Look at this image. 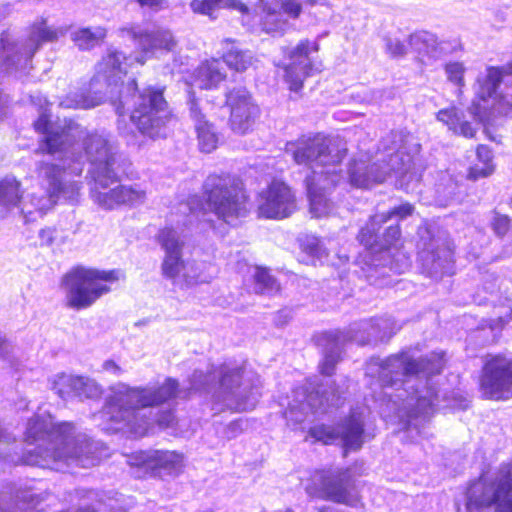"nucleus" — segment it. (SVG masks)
Here are the masks:
<instances>
[{
    "label": "nucleus",
    "instance_id": "f257e3e1",
    "mask_svg": "<svg viewBox=\"0 0 512 512\" xmlns=\"http://www.w3.org/2000/svg\"><path fill=\"white\" fill-rule=\"evenodd\" d=\"M127 32L142 54L126 56L116 49H109L96 67L89 91L69 95L59 105L64 108L90 109L108 99L119 118L130 112V120L144 137L152 140L165 138L172 114L163 95L164 89L149 86L138 91L135 79L129 80L124 86L122 75L126 74L127 67L134 62L143 65L158 52L174 53L177 41L172 32L165 29L133 27Z\"/></svg>",
    "mask_w": 512,
    "mask_h": 512
},
{
    "label": "nucleus",
    "instance_id": "f03ea898",
    "mask_svg": "<svg viewBox=\"0 0 512 512\" xmlns=\"http://www.w3.org/2000/svg\"><path fill=\"white\" fill-rule=\"evenodd\" d=\"M444 353L432 352L415 358L403 350L385 359L372 357L365 375L375 379L387 406L398 419L401 440L417 443L429 436V421L438 397V376L444 367Z\"/></svg>",
    "mask_w": 512,
    "mask_h": 512
},
{
    "label": "nucleus",
    "instance_id": "7ed1b4c3",
    "mask_svg": "<svg viewBox=\"0 0 512 512\" xmlns=\"http://www.w3.org/2000/svg\"><path fill=\"white\" fill-rule=\"evenodd\" d=\"M31 101L41 108L40 115L34 122L35 130L42 134L39 149L52 157V161L43 160L39 163L38 175L47 181L48 189L47 193L39 196L32 194L29 202H23L21 213L26 222L34 221L38 216L42 217L61 198L75 201L81 183L72 177L80 176L84 168L82 153H76L74 144L69 148L64 127L61 130L53 128L40 95L31 96Z\"/></svg>",
    "mask_w": 512,
    "mask_h": 512
},
{
    "label": "nucleus",
    "instance_id": "20e7f679",
    "mask_svg": "<svg viewBox=\"0 0 512 512\" xmlns=\"http://www.w3.org/2000/svg\"><path fill=\"white\" fill-rule=\"evenodd\" d=\"M64 132L69 148L74 144L76 153H82L84 164L90 163L91 196L100 207L112 210L120 205L136 207L145 202L146 191L139 184L110 188L119 181L120 173L126 172L128 161L116 151L107 132L89 133L73 121L64 126Z\"/></svg>",
    "mask_w": 512,
    "mask_h": 512
},
{
    "label": "nucleus",
    "instance_id": "39448f33",
    "mask_svg": "<svg viewBox=\"0 0 512 512\" xmlns=\"http://www.w3.org/2000/svg\"><path fill=\"white\" fill-rule=\"evenodd\" d=\"M25 441L28 446L20 462L25 465L64 472L72 466L88 468L107 455L100 441L76 432L70 422L55 423L48 413L37 414L27 424Z\"/></svg>",
    "mask_w": 512,
    "mask_h": 512
},
{
    "label": "nucleus",
    "instance_id": "423d86ee",
    "mask_svg": "<svg viewBox=\"0 0 512 512\" xmlns=\"http://www.w3.org/2000/svg\"><path fill=\"white\" fill-rule=\"evenodd\" d=\"M179 393V382L172 377L161 385L130 387L121 384L106 397L101 418L108 423V430L141 437L153 424L166 428L173 423V410H161L160 406H170Z\"/></svg>",
    "mask_w": 512,
    "mask_h": 512
},
{
    "label": "nucleus",
    "instance_id": "0eeeda50",
    "mask_svg": "<svg viewBox=\"0 0 512 512\" xmlns=\"http://www.w3.org/2000/svg\"><path fill=\"white\" fill-rule=\"evenodd\" d=\"M285 152L296 164L311 170L305 178L311 213L315 217L327 215L332 210L327 191L337 183L336 167L346 156L345 144L336 138L317 134L287 142Z\"/></svg>",
    "mask_w": 512,
    "mask_h": 512
},
{
    "label": "nucleus",
    "instance_id": "6e6552de",
    "mask_svg": "<svg viewBox=\"0 0 512 512\" xmlns=\"http://www.w3.org/2000/svg\"><path fill=\"white\" fill-rule=\"evenodd\" d=\"M241 366L223 363L208 365L207 369H196L189 379L190 391L212 392L213 409L242 412L253 409L259 397V379L243 380Z\"/></svg>",
    "mask_w": 512,
    "mask_h": 512
},
{
    "label": "nucleus",
    "instance_id": "1a4fd4ad",
    "mask_svg": "<svg viewBox=\"0 0 512 512\" xmlns=\"http://www.w3.org/2000/svg\"><path fill=\"white\" fill-rule=\"evenodd\" d=\"M413 211L414 207L411 204L402 203L387 213L372 216L365 227L361 228L358 239L373 254L375 266L388 267L396 274H402L410 267L409 256L400 251L397 246L401 235L398 224L391 223L384 228L383 232L381 230L383 224L393 219L396 221L405 219Z\"/></svg>",
    "mask_w": 512,
    "mask_h": 512
},
{
    "label": "nucleus",
    "instance_id": "9d476101",
    "mask_svg": "<svg viewBox=\"0 0 512 512\" xmlns=\"http://www.w3.org/2000/svg\"><path fill=\"white\" fill-rule=\"evenodd\" d=\"M383 149L388 153V163H366L365 161H353L349 166V180L352 186L357 188H370L375 184L385 181L391 173L401 177L409 174L412 178L416 166V156L420 150V144L415 141L413 135L405 131H393L383 141Z\"/></svg>",
    "mask_w": 512,
    "mask_h": 512
},
{
    "label": "nucleus",
    "instance_id": "9b49d317",
    "mask_svg": "<svg viewBox=\"0 0 512 512\" xmlns=\"http://www.w3.org/2000/svg\"><path fill=\"white\" fill-rule=\"evenodd\" d=\"M400 326H397L391 317H381L361 320L353 323L348 332L329 331L317 338V344L322 348L323 361L320 371L330 376L336 364L341 359V353L346 340L353 341L360 346L375 345L378 342L388 341Z\"/></svg>",
    "mask_w": 512,
    "mask_h": 512
},
{
    "label": "nucleus",
    "instance_id": "f8f14e48",
    "mask_svg": "<svg viewBox=\"0 0 512 512\" xmlns=\"http://www.w3.org/2000/svg\"><path fill=\"white\" fill-rule=\"evenodd\" d=\"M158 242L164 251L161 264L162 275L171 280L174 285L178 283L180 273L186 286L198 283H208L213 278V267L204 261L184 262L182 249L184 236L173 227H165L158 233Z\"/></svg>",
    "mask_w": 512,
    "mask_h": 512
},
{
    "label": "nucleus",
    "instance_id": "ddd939ff",
    "mask_svg": "<svg viewBox=\"0 0 512 512\" xmlns=\"http://www.w3.org/2000/svg\"><path fill=\"white\" fill-rule=\"evenodd\" d=\"M66 26L50 27L45 22L33 25L29 37L15 40L9 32L0 37V66L5 73L26 70L35 52L46 43L56 41L66 34Z\"/></svg>",
    "mask_w": 512,
    "mask_h": 512
},
{
    "label": "nucleus",
    "instance_id": "4468645a",
    "mask_svg": "<svg viewBox=\"0 0 512 512\" xmlns=\"http://www.w3.org/2000/svg\"><path fill=\"white\" fill-rule=\"evenodd\" d=\"M207 205L228 224L249 213L248 198L241 181L230 174H211L203 184Z\"/></svg>",
    "mask_w": 512,
    "mask_h": 512
},
{
    "label": "nucleus",
    "instance_id": "2eb2a0df",
    "mask_svg": "<svg viewBox=\"0 0 512 512\" xmlns=\"http://www.w3.org/2000/svg\"><path fill=\"white\" fill-rule=\"evenodd\" d=\"M511 77L512 61L503 67H488L484 74H480L475 86L476 99L468 110L470 117L484 123L488 120L490 107L505 116L512 115V98L497 92L502 82L512 83Z\"/></svg>",
    "mask_w": 512,
    "mask_h": 512
},
{
    "label": "nucleus",
    "instance_id": "dca6fc26",
    "mask_svg": "<svg viewBox=\"0 0 512 512\" xmlns=\"http://www.w3.org/2000/svg\"><path fill=\"white\" fill-rule=\"evenodd\" d=\"M116 280L114 270L104 271L82 266L72 269L63 278L68 306L76 310L90 307L110 291L108 283Z\"/></svg>",
    "mask_w": 512,
    "mask_h": 512
},
{
    "label": "nucleus",
    "instance_id": "f3484780",
    "mask_svg": "<svg viewBox=\"0 0 512 512\" xmlns=\"http://www.w3.org/2000/svg\"><path fill=\"white\" fill-rule=\"evenodd\" d=\"M486 508H494L496 512H512V467L497 484L478 480L467 489L466 512H483Z\"/></svg>",
    "mask_w": 512,
    "mask_h": 512
},
{
    "label": "nucleus",
    "instance_id": "a211bd4d",
    "mask_svg": "<svg viewBox=\"0 0 512 512\" xmlns=\"http://www.w3.org/2000/svg\"><path fill=\"white\" fill-rule=\"evenodd\" d=\"M306 491L313 497H319L336 503L356 507L359 497L355 492L354 479L350 469L335 471H315Z\"/></svg>",
    "mask_w": 512,
    "mask_h": 512
},
{
    "label": "nucleus",
    "instance_id": "6ab92c4d",
    "mask_svg": "<svg viewBox=\"0 0 512 512\" xmlns=\"http://www.w3.org/2000/svg\"><path fill=\"white\" fill-rule=\"evenodd\" d=\"M318 51V41L309 39H303L295 47L284 50V55L289 60L283 66L284 78L291 91H300L306 78L322 71V62L313 55Z\"/></svg>",
    "mask_w": 512,
    "mask_h": 512
},
{
    "label": "nucleus",
    "instance_id": "aec40b11",
    "mask_svg": "<svg viewBox=\"0 0 512 512\" xmlns=\"http://www.w3.org/2000/svg\"><path fill=\"white\" fill-rule=\"evenodd\" d=\"M309 435L324 444L339 441L345 452L357 451L365 442L364 419L362 414L352 412L334 426L321 424L311 427Z\"/></svg>",
    "mask_w": 512,
    "mask_h": 512
},
{
    "label": "nucleus",
    "instance_id": "412c9836",
    "mask_svg": "<svg viewBox=\"0 0 512 512\" xmlns=\"http://www.w3.org/2000/svg\"><path fill=\"white\" fill-rule=\"evenodd\" d=\"M427 238L421 233L419 242V261L424 273L429 277L438 279L443 275L453 273V252L441 239L430 236V231H424Z\"/></svg>",
    "mask_w": 512,
    "mask_h": 512
},
{
    "label": "nucleus",
    "instance_id": "4be33fe9",
    "mask_svg": "<svg viewBox=\"0 0 512 512\" xmlns=\"http://www.w3.org/2000/svg\"><path fill=\"white\" fill-rule=\"evenodd\" d=\"M481 387L490 399H508L512 396V359L495 356L484 366Z\"/></svg>",
    "mask_w": 512,
    "mask_h": 512
},
{
    "label": "nucleus",
    "instance_id": "5701e85b",
    "mask_svg": "<svg viewBox=\"0 0 512 512\" xmlns=\"http://www.w3.org/2000/svg\"><path fill=\"white\" fill-rule=\"evenodd\" d=\"M295 208V197L283 182L273 181L259 194L258 212L264 218H286L294 212Z\"/></svg>",
    "mask_w": 512,
    "mask_h": 512
},
{
    "label": "nucleus",
    "instance_id": "b1692460",
    "mask_svg": "<svg viewBox=\"0 0 512 512\" xmlns=\"http://www.w3.org/2000/svg\"><path fill=\"white\" fill-rule=\"evenodd\" d=\"M226 104L230 107V124L234 132L245 134L250 131L260 115V109L254 103L245 87H236L226 94Z\"/></svg>",
    "mask_w": 512,
    "mask_h": 512
},
{
    "label": "nucleus",
    "instance_id": "393cba45",
    "mask_svg": "<svg viewBox=\"0 0 512 512\" xmlns=\"http://www.w3.org/2000/svg\"><path fill=\"white\" fill-rule=\"evenodd\" d=\"M132 464L151 477L176 476L182 471L183 455L175 451H141Z\"/></svg>",
    "mask_w": 512,
    "mask_h": 512
},
{
    "label": "nucleus",
    "instance_id": "a878e982",
    "mask_svg": "<svg viewBox=\"0 0 512 512\" xmlns=\"http://www.w3.org/2000/svg\"><path fill=\"white\" fill-rule=\"evenodd\" d=\"M190 117L194 121L197 133L198 146L204 153L213 152L219 144V133L215 126L205 119L193 94L189 99Z\"/></svg>",
    "mask_w": 512,
    "mask_h": 512
},
{
    "label": "nucleus",
    "instance_id": "bb28decb",
    "mask_svg": "<svg viewBox=\"0 0 512 512\" xmlns=\"http://www.w3.org/2000/svg\"><path fill=\"white\" fill-rule=\"evenodd\" d=\"M226 77L223 62L211 59L203 62L194 72L193 86L200 89H212Z\"/></svg>",
    "mask_w": 512,
    "mask_h": 512
},
{
    "label": "nucleus",
    "instance_id": "cd10ccee",
    "mask_svg": "<svg viewBox=\"0 0 512 512\" xmlns=\"http://www.w3.org/2000/svg\"><path fill=\"white\" fill-rule=\"evenodd\" d=\"M465 195L462 182L454 179L448 172L442 173L440 181L436 184V201L441 206L459 203Z\"/></svg>",
    "mask_w": 512,
    "mask_h": 512
},
{
    "label": "nucleus",
    "instance_id": "c85d7f7f",
    "mask_svg": "<svg viewBox=\"0 0 512 512\" xmlns=\"http://www.w3.org/2000/svg\"><path fill=\"white\" fill-rule=\"evenodd\" d=\"M437 120L444 123L455 134L466 138H472L475 135V128L466 119V114L455 106L441 109L437 113Z\"/></svg>",
    "mask_w": 512,
    "mask_h": 512
},
{
    "label": "nucleus",
    "instance_id": "c756f323",
    "mask_svg": "<svg viewBox=\"0 0 512 512\" xmlns=\"http://www.w3.org/2000/svg\"><path fill=\"white\" fill-rule=\"evenodd\" d=\"M410 46L419 54H426L432 58L440 57L446 49L445 42H438L435 34L428 31H418L410 35Z\"/></svg>",
    "mask_w": 512,
    "mask_h": 512
},
{
    "label": "nucleus",
    "instance_id": "7c9ffc66",
    "mask_svg": "<svg viewBox=\"0 0 512 512\" xmlns=\"http://www.w3.org/2000/svg\"><path fill=\"white\" fill-rule=\"evenodd\" d=\"M190 6L193 12L207 15L210 18H215V11L226 6L236 9L242 14L249 12L248 6L239 0H193Z\"/></svg>",
    "mask_w": 512,
    "mask_h": 512
},
{
    "label": "nucleus",
    "instance_id": "2f4dec72",
    "mask_svg": "<svg viewBox=\"0 0 512 512\" xmlns=\"http://www.w3.org/2000/svg\"><path fill=\"white\" fill-rule=\"evenodd\" d=\"M477 163L468 170L467 178L476 181L493 174L495 166L493 164V154L486 145H479L476 150Z\"/></svg>",
    "mask_w": 512,
    "mask_h": 512
},
{
    "label": "nucleus",
    "instance_id": "473e14b6",
    "mask_svg": "<svg viewBox=\"0 0 512 512\" xmlns=\"http://www.w3.org/2000/svg\"><path fill=\"white\" fill-rule=\"evenodd\" d=\"M263 12L261 25L267 34L282 36L290 28L291 25L282 12L272 9L266 3H263Z\"/></svg>",
    "mask_w": 512,
    "mask_h": 512
},
{
    "label": "nucleus",
    "instance_id": "72a5a7b5",
    "mask_svg": "<svg viewBox=\"0 0 512 512\" xmlns=\"http://www.w3.org/2000/svg\"><path fill=\"white\" fill-rule=\"evenodd\" d=\"M225 43L231 45L223 55V65L236 71H244L252 64V53L248 50H242L234 45V41L226 39Z\"/></svg>",
    "mask_w": 512,
    "mask_h": 512
},
{
    "label": "nucleus",
    "instance_id": "f704fd0d",
    "mask_svg": "<svg viewBox=\"0 0 512 512\" xmlns=\"http://www.w3.org/2000/svg\"><path fill=\"white\" fill-rule=\"evenodd\" d=\"M106 36V30L102 27L95 29L81 28L71 33V39L81 50H90L97 46Z\"/></svg>",
    "mask_w": 512,
    "mask_h": 512
},
{
    "label": "nucleus",
    "instance_id": "c9c22d12",
    "mask_svg": "<svg viewBox=\"0 0 512 512\" xmlns=\"http://www.w3.org/2000/svg\"><path fill=\"white\" fill-rule=\"evenodd\" d=\"M22 192L20 182L13 176H7L0 181V205L11 208L20 203Z\"/></svg>",
    "mask_w": 512,
    "mask_h": 512
},
{
    "label": "nucleus",
    "instance_id": "e433bc0d",
    "mask_svg": "<svg viewBox=\"0 0 512 512\" xmlns=\"http://www.w3.org/2000/svg\"><path fill=\"white\" fill-rule=\"evenodd\" d=\"M79 376L60 374L53 380L52 389L63 400L76 398L75 387L81 385Z\"/></svg>",
    "mask_w": 512,
    "mask_h": 512
},
{
    "label": "nucleus",
    "instance_id": "4c0bfd02",
    "mask_svg": "<svg viewBox=\"0 0 512 512\" xmlns=\"http://www.w3.org/2000/svg\"><path fill=\"white\" fill-rule=\"evenodd\" d=\"M345 391L346 387L344 384L342 386L330 387V389L318 388L315 392V396L319 398L318 409L325 412L329 407H338L342 403Z\"/></svg>",
    "mask_w": 512,
    "mask_h": 512
},
{
    "label": "nucleus",
    "instance_id": "58836bf2",
    "mask_svg": "<svg viewBox=\"0 0 512 512\" xmlns=\"http://www.w3.org/2000/svg\"><path fill=\"white\" fill-rule=\"evenodd\" d=\"M254 278V290L256 293L271 295L278 291L277 282L267 269L257 267Z\"/></svg>",
    "mask_w": 512,
    "mask_h": 512
},
{
    "label": "nucleus",
    "instance_id": "ea45409f",
    "mask_svg": "<svg viewBox=\"0 0 512 512\" xmlns=\"http://www.w3.org/2000/svg\"><path fill=\"white\" fill-rule=\"evenodd\" d=\"M303 251L312 258L313 264L316 261L323 263L326 260L328 253L323 246V242L315 236H306L301 243Z\"/></svg>",
    "mask_w": 512,
    "mask_h": 512
},
{
    "label": "nucleus",
    "instance_id": "a19ab883",
    "mask_svg": "<svg viewBox=\"0 0 512 512\" xmlns=\"http://www.w3.org/2000/svg\"><path fill=\"white\" fill-rule=\"evenodd\" d=\"M79 378L81 379L82 384L75 387L77 399H96L100 397L102 393L101 387L93 379L83 376H79Z\"/></svg>",
    "mask_w": 512,
    "mask_h": 512
},
{
    "label": "nucleus",
    "instance_id": "79ce46f5",
    "mask_svg": "<svg viewBox=\"0 0 512 512\" xmlns=\"http://www.w3.org/2000/svg\"><path fill=\"white\" fill-rule=\"evenodd\" d=\"M281 10L292 19H297L304 5H314L320 0H278Z\"/></svg>",
    "mask_w": 512,
    "mask_h": 512
},
{
    "label": "nucleus",
    "instance_id": "37998d69",
    "mask_svg": "<svg viewBox=\"0 0 512 512\" xmlns=\"http://www.w3.org/2000/svg\"><path fill=\"white\" fill-rule=\"evenodd\" d=\"M181 211L183 213H186V211H189V215L183 222L184 226L191 225L193 223V218H198L199 213L203 209V204L200 202V200L197 197L190 198L189 202L186 204H181Z\"/></svg>",
    "mask_w": 512,
    "mask_h": 512
},
{
    "label": "nucleus",
    "instance_id": "c03bdc74",
    "mask_svg": "<svg viewBox=\"0 0 512 512\" xmlns=\"http://www.w3.org/2000/svg\"><path fill=\"white\" fill-rule=\"evenodd\" d=\"M465 68L460 62H450L445 66V72L448 79L458 86L463 85V75Z\"/></svg>",
    "mask_w": 512,
    "mask_h": 512
},
{
    "label": "nucleus",
    "instance_id": "a18cd8bd",
    "mask_svg": "<svg viewBox=\"0 0 512 512\" xmlns=\"http://www.w3.org/2000/svg\"><path fill=\"white\" fill-rule=\"evenodd\" d=\"M385 45L387 52L393 57L403 56L406 53L405 44L397 38H385Z\"/></svg>",
    "mask_w": 512,
    "mask_h": 512
},
{
    "label": "nucleus",
    "instance_id": "49530a36",
    "mask_svg": "<svg viewBox=\"0 0 512 512\" xmlns=\"http://www.w3.org/2000/svg\"><path fill=\"white\" fill-rule=\"evenodd\" d=\"M492 229L499 237L504 236L510 227V219L505 215L496 214L491 223Z\"/></svg>",
    "mask_w": 512,
    "mask_h": 512
},
{
    "label": "nucleus",
    "instance_id": "de8ad7c7",
    "mask_svg": "<svg viewBox=\"0 0 512 512\" xmlns=\"http://www.w3.org/2000/svg\"><path fill=\"white\" fill-rule=\"evenodd\" d=\"M57 235L58 231L56 228L46 227L41 229L38 234L40 244L45 246H51L55 242Z\"/></svg>",
    "mask_w": 512,
    "mask_h": 512
},
{
    "label": "nucleus",
    "instance_id": "09e8293b",
    "mask_svg": "<svg viewBox=\"0 0 512 512\" xmlns=\"http://www.w3.org/2000/svg\"><path fill=\"white\" fill-rule=\"evenodd\" d=\"M103 369L108 372H112L113 374H118L120 372V367L113 360H106L103 363Z\"/></svg>",
    "mask_w": 512,
    "mask_h": 512
},
{
    "label": "nucleus",
    "instance_id": "8fccbe9b",
    "mask_svg": "<svg viewBox=\"0 0 512 512\" xmlns=\"http://www.w3.org/2000/svg\"><path fill=\"white\" fill-rule=\"evenodd\" d=\"M294 414V407L290 406L289 409L286 411V417L292 420H295L296 422H302L305 419L304 413L301 412L300 414H296L295 417Z\"/></svg>",
    "mask_w": 512,
    "mask_h": 512
},
{
    "label": "nucleus",
    "instance_id": "3c124183",
    "mask_svg": "<svg viewBox=\"0 0 512 512\" xmlns=\"http://www.w3.org/2000/svg\"><path fill=\"white\" fill-rule=\"evenodd\" d=\"M10 344L0 336V356L4 357L9 353Z\"/></svg>",
    "mask_w": 512,
    "mask_h": 512
},
{
    "label": "nucleus",
    "instance_id": "603ef678",
    "mask_svg": "<svg viewBox=\"0 0 512 512\" xmlns=\"http://www.w3.org/2000/svg\"><path fill=\"white\" fill-rule=\"evenodd\" d=\"M313 399H314V395H313V394H310V395L307 397V405H309V406H313V403H312Z\"/></svg>",
    "mask_w": 512,
    "mask_h": 512
},
{
    "label": "nucleus",
    "instance_id": "864d4df0",
    "mask_svg": "<svg viewBox=\"0 0 512 512\" xmlns=\"http://www.w3.org/2000/svg\"><path fill=\"white\" fill-rule=\"evenodd\" d=\"M238 427H239V424L237 422H233L230 424L229 429L236 431V429H238Z\"/></svg>",
    "mask_w": 512,
    "mask_h": 512
},
{
    "label": "nucleus",
    "instance_id": "5fc2aeb1",
    "mask_svg": "<svg viewBox=\"0 0 512 512\" xmlns=\"http://www.w3.org/2000/svg\"><path fill=\"white\" fill-rule=\"evenodd\" d=\"M326 386H329V388H330V387H337V386L335 385V383H333L332 385H329V383H328V382L326 383Z\"/></svg>",
    "mask_w": 512,
    "mask_h": 512
},
{
    "label": "nucleus",
    "instance_id": "6e6d98bb",
    "mask_svg": "<svg viewBox=\"0 0 512 512\" xmlns=\"http://www.w3.org/2000/svg\"><path fill=\"white\" fill-rule=\"evenodd\" d=\"M118 129L121 130V120L118 121Z\"/></svg>",
    "mask_w": 512,
    "mask_h": 512
},
{
    "label": "nucleus",
    "instance_id": "4d7b16f0",
    "mask_svg": "<svg viewBox=\"0 0 512 512\" xmlns=\"http://www.w3.org/2000/svg\"><path fill=\"white\" fill-rule=\"evenodd\" d=\"M44 103L46 106L49 104L46 98H44Z\"/></svg>",
    "mask_w": 512,
    "mask_h": 512
},
{
    "label": "nucleus",
    "instance_id": "13d9d810",
    "mask_svg": "<svg viewBox=\"0 0 512 512\" xmlns=\"http://www.w3.org/2000/svg\"><path fill=\"white\" fill-rule=\"evenodd\" d=\"M174 68H176V65H173V67L171 68V72L174 71Z\"/></svg>",
    "mask_w": 512,
    "mask_h": 512
},
{
    "label": "nucleus",
    "instance_id": "bf43d9fd",
    "mask_svg": "<svg viewBox=\"0 0 512 512\" xmlns=\"http://www.w3.org/2000/svg\"><path fill=\"white\" fill-rule=\"evenodd\" d=\"M174 68H176V65H173V67L171 68V72L174 71Z\"/></svg>",
    "mask_w": 512,
    "mask_h": 512
}]
</instances>
